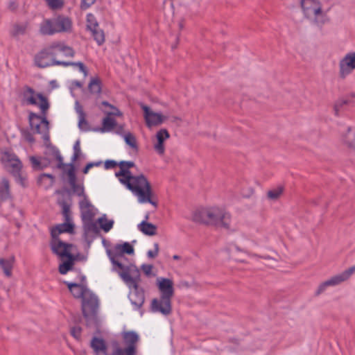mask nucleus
Here are the masks:
<instances>
[{
  "instance_id": "obj_1",
  "label": "nucleus",
  "mask_w": 355,
  "mask_h": 355,
  "mask_svg": "<svg viewBox=\"0 0 355 355\" xmlns=\"http://www.w3.org/2000/svg\"><path fill=\"white\" fill-rule=\"evenodd\" d=\"M116 166H119V171L116 172L115 175L137 198L138 202L141 204L150 203L157 207V199L147 178L142 174L134 175L130 172V169L135 166V163L131 161L117 163L114 160H107L105 162V168L107 169Z\"/></svg>"
},
{
  "instance_id": "obj_2",
  "label": "nucleus",
  "mask_w": 355,
  "mask_h": 355,
  "mask_svg": "<svg viewBox=\"0 0 355 355\" xmlns=\"http://www.w3.org/2000/svg\"><path fill=\"white\" fill-rule=\"evenodd\" d=\"M193 221L215 226L225 230H232L231 214L223 207L211 206L196 210L192 216Z\"/></svg>"
},
{
  "instance_id": "obj_3",
  "label": "nucleus",
  "mask_w": 355,
  "mask_h": 355,
  "mask_svg": "<svg viewBox=\"0 0 355 355\" xmlns=\"http://www.w3.org/2000/svg\"><path fill=\"white\" fill-rule=\"evenodd\" d=\"M301 7L304 16L313 24L322 26L329 21V9L318 0H302Z\"/></svg>"
},
{
  "instance_id": "obj_4",
  "label": "nucleus",
  "mask_w": 355,
  "mask_h": 355,
  "mask_svg": "<svg viewBox=\"0 0 355 355\" xmlns=\"http://www.w3.org/2000/svg\"><path fill=\"white\" fill-rule=\"evenodd\" d=\"M56 52L53 50V46L51 45L47 49L39 53L35 58V64L40 67L44 68L52 65H72L77 67L78 69L83 73L84 76H87V70L83 62H67L64 61H58L55 60Z\"/></svg>"
},
{
  "instance_id": "obj_5",
  "label": "nucleus",
  "mask_w": 355,
  "mask_h": 355,
  "mask_svg": "<svg viewBox=\"0 0 355 355\" xmlns=\"http://www.w3.org/2000/svg\"><path fill=\"white\" fill-rule=\"evenodd\" d=\"M21 102L24 105H37L45 114L49 108L47 98L40 93H36L34 89L29 87H25L21 94Z\"/></svg>"
},
{
  "instance_id": "obj_6",
  "label": "nucleus",
  "mask_w": 355,
  "mask_h": 355,
  "mask_svg": "<svg viewBox=\"0 0 355 355\" xmlns=\"http://www.w3.org/2000/svg\"><path fill=\"white\" fill-rule=\"evenodd\" d=\"M355 272V265L345 270L340 273L331 276L327 280L321 282L317 287L315 295L319 296L322 294L328 287L337 286L343 282L348 281Z\"/></svg>"
},
{
  "instance_id": "obj_7",
  "label": "nucleus",
  "mask_w": 355,
  "mask_h": 355,
  "mask_svg": "<svg viewBox=\"0 0 355 355\" xmlns=\"http://www.w3.org/2000/svg\"><path fill=\"white\" fill-rule=\"evenodd\" d=\"M113 270L118 272L123 282L131 288L137 284L139 271L133 265H124L122 262L112 263Z\"/></svg>"
},
{
  "instance_id": "obj_8",
  "label": "nucleus",
  "mask_w": 355,
  "mask_h": 355,
  "mask_svg": "<svg viewBox=\"0 0 355 355\" xmlns=\"http://www.w3.org/2000/svg\"><path fill=\"white\" fill-rule=\"evenodd\" d=\"M29 122L33 131L40 134L42 135V138L44 141L49 140V122L46 119V114H42V116H40L37 114L31 112L29 114Z\"/></svg>"
},
{
  "instance_id": "obj_9",
  "label": "nucleus",
  "mask_w": 355,
  "mask_h": 355,
  "mask_svg": "<svg viewBox=\"0 0 355 355\" xmlns=\"http://www.w3.org/2000/svg\"><path fill=\"white\" fill-rule=\"evenodd\" d=\"M82 310L85 318L88 320H94L98 306V299L90 291L86 292L82 299Z\"/></svg>"
},
{
  "instance_id": "obj_10",
  "label": "nucleus",
  "mask_w": 355,
  "mask_h": 355,
  "mask_svg": "<svg viewBox=\"0 0 355 355\" xmlns=\"http://www.w3.org/2000/svg\"><path fill=\"white\" fill-rule=\"evenodd\" d=\"M124 343L128 345L125 349L117 347L114 355H135L136 344L139 340V336L134 331H127L123 334Z\"/></svg>"
},
{
  "instance_id": "obj_11",
  "label": "nucleus",
  "mask_w": 355,
  "mask_h": 355,
  "mask_svg": "<svg viewBox=\"0 0 355 355\" xmlns=\"http://www.w3.org/2000/svg\"><path fill=\"white\" fill-rule=\"evenodd\" d=\"M141 107L144 111L146 125L149 128L160 125L168 119L167 116L154 112L147 105L141 104Z\"/></svg>"
},
{
  "instance_id": "obj_12",
  "label": "nucleus",
  "mask_w": 355,
  "mask_h": 355,
  "mask_svg": "<svg viewBox=\"0 0 355 355\" xmlns=\"http://www.w3.org/2000/svg\"><path fill=\"white\" fill-rule=\"evenodd\" d=\"M339 75L345 78L355 70V51L346 53L339 61Z\"/></svg>"
},
{
  "instance_id": "obj_13",
  "label": "nucleus",
  "mask_w": 355,
  "mask_h": 355,
  "mask_svg": "<svg viewBox=\"0 0 355 355\" xmlns=\"http://www.w3.org/2000/svg\"><path fill=\"white\" fill-rule=\"evenodd\" d=\"M134 253V248L129 243L117 244L113 248L107 250V254L112 263L122 262L123 254Z\"/></svg>"
},
{
  "instance_id": "obj_14",
  "label": "nucleus",
  "mask_w": 355,
  "mask_h": 355,
  "mask_svg": "<svg viewBox=\"0 0 355 355\" xmlns=\"http://www.w3.org/2000/svg\"><path fill=\"white\" fill-rule=\"evenodd\" d=\"M150 310L153 313H158L166 317L170 315L172 313L171 299L162 297L153 299Z\"/></svg>"
},
{
  "instance_id": "obj_15",
  "label": "nucleus",
  "mask_w": 355,
  "mask_h": 355,
  "mask_svg": "<svg viewBox=\"0 0 355 355\" xmlns=\"http://www.w3.org/2000/svg\"><path fill=\"white\" fill-rule=\"evenodd\" d=\"M102 105L104 106H109L112 109L114 110V112L103 110L106 116L103 119L101 132H110L116 127V122L112 118V116H121V113L116 107L110 105L107 101H103Z\"/></svg>"
},
{
  "instance_id": "obj_16",
  "label": "nucleus",
  "mask_w": 355,
  "mask_h": 355,
  "mask_svg": "<svg viewBox=\"0 0 355 355\" xmlns=\"http://www.w3.org/2000/svg\"><path fill=\"white\" fill-rule=\"evenodd\" d=\"M51 248L52 251L62 260L67 257L73 255L71 254L72 245L64 243L58 238H52Z\"/></svg>"
},
{
  "instance_id": "obj_17",
  "label": "nucleus",
  "mask_w": 355,
  "mask_h": 355,
  "mask_svg": "<svg viewBox=\"0 0 355 355\" xmlns=\"http://www.w3.org/2000/svg\"><path fill=\"white\" fill-rule=\"evenodd\" d=\"M157 286L160 292V297L172 299L174 295V288L171 279L164 277L157 278Z\"/></svg>"
},
{
  "instance_id": "obj_18",
  "label": "nucleus",
  "mask_w": 355,
  "mask_h": 355,
  "mask_svg": "<svg viewBox=\"0 0 355 355\" xmlns=\"http://www.w3.org/2000/svg\"><path fill=\"white\" fill-rule=\"evenodd\" d=\"M170 137L169 132L166 129H161L157 132L155 138L153 139V148L159 155H164L165 152L164 141Z\"/></svg>"
},
{
  "instance_id": "obj_19",
  "label": "nucleus",
  "mask_w": 355,
  "mask_h": 355,
  "mask_svg": "<svg viewBox=\"0 0 355 355\" xmlns=\"http://www.w3.org/2000/svg\"><path fill=\"white\" fill-rule=\"evenodd\" d=\"M130 289L129 299L135 308L138 309L144 302L145 297L144 291L141 288L139 287L137 284H135V286H132Z\"/></svg>"
},
{
  "instance_id": "obj_20",
  "label": "nucleus",
  "mask_w": 355,
  "mask_h": 355,
  "mask_svg": "<svg viewBox=\"0 0 355 355\" xmlns=\"http://www.w3.org/2000/svg\"><path fill=\"white\" fill-rule=\"evenodd\" d=\"M83 220L93 219L96 214L95 208L85 196L79 202Z\"/></svg>"
},
{
  "instance_id": "obj_21",
  "label": "nucleus",
  "mask_w": 355,
  "mask_h": 355,
  "mask_svg": "<svg viewBox=\"0 0 355 355\" xmlns=\"http://www.w3.org/2000/svg\"><path fill=\"white\" fill-rule=\"evenodd\" d=\"M53 21L57 33L70 32L72 29L71 20L67 17L58 16Z\"/></svg>"
},
{
  "instance_id": "obj_22",
  "label": "nucleus",
  "mask_w": 355,
  "mask_h": 355,
  "mask_svg": "<svg viewBox=\"0 0 355 355\" xmlns=\"http://www.w3.org/2000/svg\"><path fill=\"white\" fill-rule=\"evenodd\" d=\"M74 225L71 219L65 220L64 223L60 224L52 229L51 236L52 238H58L59 234L62 233H72L73 231Z\"/></svg>"
},
{
  "instance_id": "obj_23",
  "label": "nucleus",
  "mask_w": 355,
  "mask_h": 355,
  "mask_svg": "<svg viewBox=\"0 0 355 355\" xmlns=\"http://www.w3.org/2000/svg\"><path fill=\"white\" fill-rule=\"evenodd\" d=\"M2 159L3 162H6V167L12 168L13 173H19L21 168V164L15 155L9 153H5L2 157Z\"/></svg>"
},
{
  "instance_id": "obj_24",
  "label": "nucleus",
  "mask_w": 355,
  "mask_h": 355,
  "mask_svg": "<svg viewBox=\"0 0 355 355\" xmlns=\"http://www.w3.org/2000/svg\"><path fill=\"white\" fill-rule=\"evenodd\" d=\"M29 28V23L26 21L15 23L12 25L10 34L12 37L18 38L24 35Z\"/></svg>"
},
{
  "instance_id": "obj_25",
  "label": "nucleus",
  "mask_w": 355,
  "mask_h": 355,
  "mask_svg": "<svg viewBox=\"0 0 355 355\" xmlns=\"http://www.w3.org/2000/svg\"><path fill=\"white\" fill-rule=\"evenodd\" d=\"M343 144L355 150V128H348L342 135Z\"/></svg>"
},
{
  "instance_id": "obj_26",
  "label": "nucleus",
  "mask_w": 355,
  "mask_h": 355,
  "mask_svg": "<svg viewBox=\"0 0 355 355\" xmlns=\"http://www.w3.org/2000/svg\"><path fill=\"white\" fill-rule=\"evenodd\" d=\"M40 33L44 35H51L56 33L53 19H45L40 25Z\"/></svg>"
},
{
  "instance_id": "obj_27",
  "label": "nucleus",
  "mask_w": 355,
  "mask_h": 355,
  "mask_svg": "<svg viewBox=\"0 0 355 355\" xmlns=\"http://www.w3.org/2000/svg\"><path fill=\"white\" fill-rule=\"evenodd\" d=\"M66 284H67V286L71 294L73 295L74 297L76 298L81 297L83 299L86 292H88L89 291L86 287L78 284H73L68 282H66Z\"/></svg>"
},
{
  "instance_id": "obj_28",
  "label": "nucleus",
  "mask_w": 355,
  "mask_h": 355,
  "mask_svg": "<svg viewBox=\"0 0 355 355\" xmlns=\"http://www.w3.org/2000/svg\"><path fill=\"white\" fill-rule=\"evenodd\" d=\"M75 109L78 115V127L82 130H87L89 129V125L85 119V114L83 110L82 106L78 101L75 103Z\"/></svg>"
},
{
  "instance_id": "obj_29",
  "label": "nucleus",
  "mask_w": 355,
  "mask_h": 355,
  "mask_svg": "<svg viewBox=\"0 0 355 355\" xmlns=\"http://www.w3.org/2000/svg\"><path fill=\"white\" fill-rule=\"evenodd\" d=\"M137 227L139 231L148 236H154L157 234V226L146 220L139 223Z\"/></svg>"
},
{
  "instance_id": "obj_30",
  "label": "nucleus",
  "mask_w": 355,
  "mask_h": 355,
  "mask_svg": "<svg viewBox=\"0 0 355 355\" xmlns=\"http://www.w3.org/2000/svg\"><path fill=\"white\" fill-rule=\"evenodd\" d=\"M83 224L85 232L87 235H95L98 234L100 232L97 220L96 222H94L93 219L85 220H83Z\"/></svg>"
},
{
  "instance_id": "obj_31",
  "label": "nucleus",
  "mask_w": 355,
  "mask_h": 355,
  "mask_svg": "<svg viewBox=\"0 0 355 355\" xmlns=\"http://www.w3.org/2000/svg\"><path fill=\"white\" fill-rule=\"evenodd\" d=\"M52 46L53 50L56 52V56L60 53H62L64 55L69 57H73L74 55L73 50L71 47L66 46L62 43L53 44Z\"/></svg>"
},
{
  "instance_id": "obj_32",
  "label": "nucleus",
  "mask_w": 355,
  "mask_h": 355,
  "mask_svg": "<svg viewBox=\"0 0 355 355\" xmlns=\"http://www.w3.org/2000/svg\"><path fill=\"white\" fill-rule=\"evenodd\" d=\"M97 223L100 228L105 232H108L113 227L114 221L112 219H109L105 214L97 219Z\"/></svg>"
},
{
  "instance_id": "obj_33",
  "label": "nucleus",
  "mask_w": 355,
  "mask_h": 355,
  "mask_svg": "<svg viewBox=\"0 0 355 355\" xmlns=\"http://www.w3.org/2000/svg\"><path fill=\"white\" fill-rule=\"evenodd\" d=\"M284 188L282 186H278L268 190L266 193L267 199L275 202L277 201L283 195Z\"/></svg>"
},
{
  "instance_id": "obj_34",
  "label": "nucleus",
  "mask_w": 355,
  "mask_h": 355,
  "mask_svg": "<svg viewBox=\"0 0 355 355\" xmlns=\"http://www.w3.org/2000/svg\"><path fill=\"white\" fill-rule=\"evenodd\" d=\"M10 184L8 180L3 178L0 182V202L4 201L10 198Z\"/></svg>"
},
{
  "instance_id": "obj_35",
  "label": "nucleus",
  "mask_w": 355,
  "mask_h": 355,
  "mask_svg": "<svg viewBox=\"0 0 355 355\" xmlns=\"http://www.w3.org/2000/svg\"><path fill=\"white\" fill-rule=\"evenodd\" d=\"M67 260H62V262L59 266V272L62 275L66 274L68 271L71 270L73 268L75 261L73 255L67 257Z\"/></svg>"
},
{
  "instance_id": "obj_36",
  "label": "nucleus",
  "mask_w": 355,
  "mask_h": 355,
  "mask_svg": "<svg viewBox=\"0 0 355 355\" xmlns=\"http://www.w3.org/2000/svg\"><path fill=\"white\" fill-rule=\"evenodd\" d=\"M91 346L96 354L100 352H105L106 345L103 339L94 338L91 342Z\"/></svg>"
},
{
  "instance_id": "obj_37",
  "label": "nucleus",
  "mask_w": 355,
  "mask_h": 355,
  "mask_svg": "<svg viewBox=\"0 0 355 355\" xmlns=\"http://www.w3.org/2000/svg\"><path fill=\"white\" fill-rule=\"evenodd\" d=\"M13 266V259H0V266L7 277L11 275V270Z\"/></svg>"
},
{
  "instance_id": "obj_38",
  "label": "nucleus",
  "mask_w": 355,
  "mask_h": 355,
  "mask_svg": "<svg viewBox=\"0 0 355 355\" xmlns=\"http://www.w3.org/2000/svg\"><path fill=\"white\" fill-rule=\"evenodd\" d=\"M30 160L33 167L35 169H42L43 168L47 166L49 164L46 160L44 159H38L35 157H31Z\"/></svg>"
},
{
  "instance_id": "obj_39",
  "label": "nucleus",
  "mask_w": 355,
  "mask_h": 355,
  "mask_svg": "<svg viewBox=\"0 0 355 355\" xmlns=\"http://www.w3.org/2000/svg\"><path fill=\"white\" fill-rule=\"evenodd\" d=\"M92 33V35L94 40L96 41L98 44H102L105 41V35L103 31L98 28H95L94 29L90 30Z\"/></svg>"
},
{
  "instance_id": "obj_40",
  "label": "nucleus",
  "mask_w": 355,
  "mask_h": 355,
  "mask_svg": "<svg viewBox=\"0 0 355 355\" xmlns=\"http://www.w3.org/2000/svg\"><path fill=\"white\" fill-rule=\"evenodd\" d=\"M89 89L92 94H99L101 90L100 81L98 78H92L89 84Z\"/></svg>"
},
{
  "instance_id": "obj_41",
  "label": "nucleus",
  "mask_w": 355,
  "mask_h": 355,
  "mask_svg": "<svg viewBox=\"0 0 355 355\" xmlns=\"http://www.w3.org/2000/svg\"><path fill=\"white\" fill-rule=\"evenodd\" d=\"M123 139L127 145L130 148L136 149L137 148V141L135 137L130 132H127L124 135Z\"/></svg>"
},
{
  "instance_id": "obj_42",
  "label": "nucleus",
  "mask_w": 355,
  "mask_h": 355,
  "mask_svg": "<svg viewBox=\"0 0 355 355\" xmlns=\"http://www.w3.org/2000/svg\"><path fill=\"white\" fill-rule=\"evenodd\" d=\"M87 27L89 30L98 27V24L95 17L91 13L87 15Z\"/></svg>"
},
{
  "instance_id": "obj_43",
  "label": "nucleus",
  "mask_w": 355,
  "mask_h": 355,
  "mask_svg": "<svg viewBox=\"0 0 355 355\" xmlns=\"http://www.w3.org/2000/svg\"><path fill=\"white\" fill-rule=\"evenodd\" d=\"M48 6L53 10L60 9L63 6V0H45Z\"/></svg>"
},
{
  "instance_id": "obj_44",
  "label": "nucleus",
  "mask_w": 355,
  "mask_h": 355,
  "mask_svg": "<svg viewBox=\"0 0 355 355\" xmlns=\"http://www.w3.org/2000/svg\"><path fill=\"white\" fill-rule=\"evenodd\" d=\"M348 104V100L345 98H340L338 99L334 105V112L336 115L338 114L340 110L343 108V107L345 105Z\"/></svg>"
},
{
  "instance_id": "obj_45",
  "label": "nucleus",
  "mask_w": 355,
  "mask_h": 355,
  "mask_svg": "<svg viewBox=\"0 0 355 355\" xmlns=\"http://www.w3.org/2000/svg\"><path fill=\"white\" fill-rule=\"evenodd\" d=\"M73 193L78 196L84 197V189L81 184H76V182H74V184H69Z\"/></svg>"
},
{
  "instance_id": "obj_46",
  "label": "nucleus",
  "mask_w": 355,
  "mask_h": 355,
  "mask_svg": "<svg viewBox=\"0 0 355 355\" xmlns=\"http://www.w3.org/2000/svg\"><path fill=\"white\" fill-rule=\"evenodd\" d=\"M74 154L73 159V160L77 159L80 155L81 150H80V143L79 140H77L73 146Z\"/></svg>"
},
{
  "instance_id": "obj_47",
  "label": "nucleus",
  "mask_w": 355,
  "mask_h": 355,
  "mask_svg": "<svg viewBox=\"0 0 355 355\" xmlns=\"http://www.w3.org/2000/svg\"><path fill=\"white\" fill-rule=\"evenodd\" d=\"M61 205L62 207V214L64 215V219H71L70 216L69 206L65 202H62Z\"/></svg>"
},
{
  "instance_id": "obj_48",
  "label": "nucleus",
  "mask_w": 355,
  "mask_h": 355,
  "mask_svg": "<svg viewBox=\"0 0 355 355\" xmlns=\"http://www.w3.org/2000/svg\"><path fill=\"white\" fill-rule=\"evenodd\" d=\"M159 244L157 243H154V250H149L147 253L148 257L150 259L155 258L159 253Z\"/></svg>"
},
{
  "instance_id": "obj_49",
  "label": "nucleus",
  "mask_w": 355,
  "mask_h": 355,
  "mask_svg": "<svg viewBox=\"0 0 355 355\" xmlns=\"http://www.w3.org/2000/svg\"><path fill=\"white\" fill-rule=\"evenodd\" d=\"M259 257L260 258H262V259H264L272 260V261H277V258H278L277 254L276 253V252H275L273 250H271L270 251V254H268V255H260Z\"/></svg>"
},
{
  "instance_id": "obj_50",
  "label": "nucleus",
  "mask_w": 355,
  "mask_h": 355,
  "mask_svg": "<svg viewBox=\"0 0 355 355\" xmlns=\"http://www.w3.org/2000/svg\"><path fill=\"white\" fill-rule=\"evenodd\" d=\"M96 0H81L80 7L87 9L95 3Z\"/></svg>"
},
{
  "instance_id": "obj_51",
  "label": "nucleus",
  "mask_w": 355,
  "mask_h": 355,
  "mask_svg": "<svg viewBox=\"0 0 355 355\" xmlns=\"http://www.w3.org/2000/svg\"><path fill=\"white\" fill-rule=\"evenodd\" d=\"M69 183V184H74V182H76V175L72 169L69 170L67 173Z\"/></svg>"
},
{
  "instance_id": "obj_52",
  "label": "nucleus",
  "mask_w": 355,
  "mask_h": 355,
  "mask_svg": "<svg viewBox=\"0 0 355 355\" xmlns=\"http://www.w3.org/2000/svg\"><path fill=\"white\" fill-rule=\"evenodd\" d=\"M141 269L146 275H150L152 272L153 266L149 264H144L141 266Z\"/></svg>"
},
{
  "instance_id": "obj_53",
  "label": "nucleus",
  "mask_w": 355,
  "mask_h": 355,
  "mask_svg": "<svg viewBox=\"0 0 355 355\" xmlns=\"http://www.w3.org/2000/svg\"><path fill=\"white\" fill-rule=\"evenodd\" d=\"M71 332L72 336L75 338L78 339L80 336L81 329L80 327H73L71 329Z\"/></svg>"
},
{
  "instance_id": "obj_54",
  "label": "nucleus",
  "mask_w": 355,
  "mask_h": 355,
  "mask_svg": "<svg viewBox=\"0 0 355 355\" xmlns=\"http://www.w3.org/2000/svg\"><path fill=\"white\" fill-rule=\"evenodd\" d=\"M49 178V179L51 180V183H52V182H53V175H51V174H46V173H44V174L42 175L40 177V179H39V180H40V181H42V180L44 178Z\"/></svg>"
},
{
  "instance_id": "obj_55",
  "label": "nucleus",
  "mask_w": 355,
  "mask_h": 355,
  "mask_svg": "<svg viewBox=\"0 0 355 355\" xmlns=\"http://www.w3.org/2000/svg\"><path fill=\"white\" fill-rule=\"evenodd\" d=\"M99 164H93V163H89L87 164V166L85 167L83 170L84 173H87L89 170L94 165H98Z\"/></svg>"
},
{
  "instance_id": "obj_56",
  "label": "nucleus",
  "mask_w": 355,
  "mask_h": 355,
  "mask_svg": "<svg viewBox=\"0 0 355 355\" xmlns=\"http://www.w3.org/2000/svg\"><path fill=\"white\" fill-rule=\"evenodd\" d=\"M115 128H116V132L117 134H121L123 132V125H119V126L116 125V127H115Z\"/></svg>"
},
{
  "instance_id": "obj_57",
  "label": "nucleus",
  "mask_w": 355,
  "mask_h": 355,
  "mask_svg": "<svg viewBox=\"0 0 355 355\" xmlns=\"http://www.w3.org/2000/svg\"><path fill=\"white\" fill-rule=\"evenodd\" d=\"M26 139L29 142H33V141H34L33 137L30 134H28L26 135Z\"/></svg>"
},
{
  "instance_id": "obj_58",
  "label": "nucleus",
  "mask_w": 355,
  "mask_h": 355,
  "mask_svg": "<svg viewBox=\"0 0 355 355\" xmlns=\"http://www.w3.org/2000/svg\"><path fill=\"white\" fill-rule=\"evenodd\" d=\"M172 121H173V122H177V121H181V119H180V118H179V117H178V116H174V117H173Z\"/></svg>"
},
{
  "instance_id": "obj_59",
  "label": "nucleus",
  "mask_w": 355,
  "mask_h": 355,
  "mask_svg": "<svg viewBox=\"0 0 355 355\" xmlns=\"http://www.w3.org/2000/svg\"><path fill=\"white\" fill-rule=\"evenodd\" d=\"M73 84H74L76 86L78 87H82V84H81L80 82H78V81H75V82L73 83Z\"/></svg>"
},
{
  "instance_id": "obj_60",
  "label": "nucleus",
  "mask_w": 355,
  "mask_h": 355,
  "mask_svg": "<svg viewBox=\"0 0 355 355\" xmlns=\"http://www.w3.org/2000/svg\"><path fill=\"white\" fill-rule=\"evenodd\" d=\"M173 259L174 260H179V259H180V257L179 255L175 254V255L173 256Z\"/></svg>"
},
{
  "instance_id": "obj_61",
  "label": "nucleus",
  "mask_w": 355,
  "mask_h": 355,
  "mask_svg": "<svg viewBox=\"0 0 355 355\" xmlns=\"http://www.w3.org/2000/svg\"><path fill=\"white\" fill-rule=\"evenodd\" d=\"M105 107H107V109H105L104 110L114 111V110L112 109L110 107H109V106H105Z\"/></svg>"
},
{
  "instance_id": "obj_62",
  "label": "nucleus",
  "mask_w": 355,
  "mask_h": 355,
  "mask_svg": "<svg viewBox=\"0 0 355 355\" xmlns=\"http://www.w3.org/2000/svg\"><path fill=\"white\" fill-rule=\"evenodd\" d=\"M252 193H253V190H252V189H251V191H250V193L248 196H247V197H249V196H250Z\"/></svg>"
},
{
  "instance_id": "obj_63",
  "label": "nucleus",
  "mask_w": 355,
  "mask_h": 355,
  "mask_svg": "<svg viewBox=\"0 0 355 355\" xmlns=\"http://www.w3.org/2000/svg\"><path fill=\"white\" fill-rule=\"evenodd\" d=\"M10 7H12V9H15L14 5H10Z\"/></svg>"
},
{
  "instance_id": "obj_64",
  "label": "nucleus",
  "mask_w": 355,
  "mask_h": 355,
  "mask_svg": "<svg viewBox=\"0 0 355 355\" xmlns=\"http://www.w3.org/2000/svg\"><path fill=\"white\" fill-rule=\"evenodd\" d=\"M10 7H12V9H15L14 5H10Z\"/></svg>"
}]
</instances>
